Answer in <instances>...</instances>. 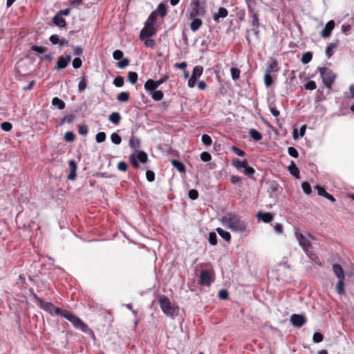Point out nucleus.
Returning <instances> with one entry per match:
<instances>
[{
  "mask_svg": "<svg viewBox=\"0 0 354 354\" xmlns=\"http://www.w3.org/2000/svg\"><path fill=\"white\" fill-rule=\"evenodd\" d=\"M221 222L232 231L242 233L246 229V223L239 216L229 213L223 216Z\"/></svg>",
  "mask_w": 354,
  "mask_h": 354,
  "instance_id": "1",
  "label": "nucleus"
},
{
  "mask_svg": "<svg viewBox=\"0 0 354 354\" xmlns=\"http://www.w3.org/2000/svg\"><path fill=\"white\" fill-rule=\"evenodd\" d=\"M62 317L66 319L68 322L73 324V326L81 330L82 332L89 335L92 337L95 338L94 333L91 328L88 327L80 318L75 315L73 313L68 310H64Z\"/></svg>",
  "mask_w": 354,
  "mask_h": 354,
  "instance_id": "2",
  "label": "nucleus"
},
{
  "mask_svg": "<svg viewBox=\"0 0 354 354\" xmlns=\"http://www.w3.org/2000/svg\"><path fill=\"white\" fill-rule=\"evenodd\" d=\"M207 13V2L205 0H191L188 18L195 17H203Z\"/></svg>",
  "mask_w": 354,
  "mask_h": 354,
  "instance_id": "3",
  "label": "nucleus"
},
{
  "mask_svg": "<svg viewBox=\"0 0 354 354\" xmlns=\"http://www.w3.org/2000/svg\"><path fill=\"white\" fill-rule=\"evenodd\" d=\"M295 237L299 243V245L302 248L304 252L306 253L307 257L313 261H316L317 259V255L310 250L312 248L311 243L308 240L302 233L297 231L295 232Z\"/></svg>",
  "mask_w": 354,
  "mask_h": 354,
  "instance_id": "4",
  "label": "nucleus"
},
{
  "mask_svg": "<svg viewBox=\"0 0 354 354\" xmlns=\"http://www.w3.org/2000/svg\"><path fill=\"white\" fill-rule=\"evenodd\" d=\"M158 301L160 307L165 315L171 317L178 315V308L173 306L167 297L161 296Z\"/></svg>",
  "mask_w": 354,
  "mask_h": 354,
  "instance_id": "5",
  "label": "nucleus"
},
{
  "mask_svg": "<svg viewBox=\"0 0 354 354\" xmlns=\"http://www.w3.org/2000/svg\"><path fill=\"white\" fill-rule=\"evenodd\" d=\"M34 297L37 305L49 314L53 315L54 313L55 315L59 316H62L63 314L64 311L60 308L55 306L53 303L45 301L37 295H35Z\"/></svg>",
  "mask_w": 354,
  "mask_h": 354,
  "instance_id": "6",
  "label": "nucleus"
},
{
  "mask_svg": "<svg viewBox=\"0 0 354 354\" xmlns=\"http://www.w3.org/2000/svg\"><path fill=\"white\" fill-rule=\"evenodd\" d=\"M319 71L322 78L323 83L328 88L330 89L334 83L335 75L332 70L326 67L319 68Z\"/></svg>",
  "mask_w": 354,
  "mask_h": 354,
  "instance_id": "7",
  "label": "nucleus"
},
{
  "mask_svg": "<svg viewBox=\"0 0 354 354\" xmlns=\"http://www.w3.org/2000/svg\"><path fill=\"white\" fill-rule=\"evenodd\" d=\"M214 279L212 273L207 270H202L199 277V283L204 286H209L213 283Z\"/></svg>",
  "mask_w": 354,
  "mask_h": 354,
  "instance_id": "8",
  "label": "nucleus"
},
{
  "mask_svg": "<svg viewBox=\"0 0 354 354\" xmlns=\"http://www.w3.org/2000/svg\"><path fill=\"white\" fill-rule=\"evenodd\" d=\"M290 321L291 324L297 328H301L307 322L305 315L303 314H292L290 316Z\"/></svg>",
  "mask_w": 354,
  "mask_h": 354,
  "instance_id": "9",
  "label": "nucleus"
},
{
  "mask_svg": "<svg viewBox=\"0 0 354 354\" xmlns=\"http://www.w3.org/2000/svg\"><path fill=\"white\" fill-rule=\"evenodd\" d=\"M156 30L154 26L145 24V26L140 33V39L149 38L153 36L156 33Z\"/></svg>",
  "mask_w": 354,
  "mask_h": 354,
  "instance_id": "10",
  "label": "nucleus"
},
{
  "mask_svg": "<svg viewBox=\"0 0 354 354\" xmlns=\"http://www.w3.org/2000/svg\"><path fill=\"white\" fill-rule=\"evenodd\" d=\"M71 57L69 55H67L66 56H64V55L59 56L58 57L56 66L55 67V69L62 70V69L65 68L68 66L69 62H71Z\"/></svg>",
  "mask_w": 354,
  "mask_h": 354,
  "instance_id": "11",
  "label": "nucleus"
},
{
  "mask_svg": "<svg viewBox=\"0 0 354 354\" xmlns=\"http://www.w3.org/2000/svg\"><path fill=\"white\" fill-rule=\"evenodd\" d=\"M245 1H246L247 4H248V8L249 12H250V14L252 16V21H251L252 26L253 27L259 28V20L258 14L254 10V8L251 6V5L250 3V0H245Z\"/></svg>",
  "mask_w": 354,
  "mask_h": 354,
  "instance_id": "12",
  "label": "nucleus"
},
{
  "mask_svg": "<svg viewBox=\"0 0 354 354\" xmlns=\"http://www.w3.org/2000/svg\"><path fill=\"white\" fill-rule=\"evenodd\" d=\"M335 27V21L333 20L329 21L325 26V27L323 28V30L321 32V36L324 38L328 37L332 30H333Z\"/></svg>",
  "mask_w": 354,
  "mask_h": 354,
  "instance_id": "13",
  "label": "nucleus"
},
{
  "mask_svg": "<svg viewBox=\"0 0 354 354\" xmlns=\"http://www.w3.org/2000/svg\"><path fill=\"white\" fill-rule=\"evenodd\" d=\"M68 165L70 167V172L68 175V179L74 180L77 177V163L74 160H70L68 161Z\"/></svg>",
  "mask_w": 354,
  "mask_h": 354,
  "instance_id": "14",
  "label": "nucleus"
},
{
  "mask_svg": "<svg viewBox=\"0 0 354 354\" xmlns=\"http://www.w3.org/2000/svg\"><path fill=\"white\" fill-rule=\"evenodd\" d=\"M257 217L258 219L266 223H270L274 218L272 214L270 212H259L257 214Z\"/></svg>",
  "mask_w": 354,
  "mask_h": 354,
  "instance_id": "15",
  "label": "nucleus"
},
{
  "mask_svg": "<svg viewBox=\"0 0 354 354\" xmlns=\"http://www.w3.org/2000/svg\"><path fill=\"white\" fill-rule=\"evenodd\" d=\"M228 15V11L225 8H220L217 12H214L212 15L213 19L218 23L220 21V18H225Z\"/></svg>",
  "mask_w": 354,
  "mask_h": 354,
  "instance_id": "16",
  "label": "nucleus"
},
{
  "mask_svg": "<svg viewBox=\"0 0 354 354\" xmlns=\"http://www.w3.org/2000/svg\"><path fill=\"white\" fill-rule=\"evenodd\" d=\"M333 272H334L335 275L337 277L338 279H345V274L344 270L341 265L339 263H334L332 266Z\"/></svg>",
  "mask_w": 354,
  "mask_h": 354,
  "instance_id": "17",
  "label": "nucleus"
},
{
  "mask_svg": "<svg viewBox=\"0 0 354 354\" xmlns=\"http://www.w3.org/2000/svg\"><path fill=\"white\" fill-rule=\"evenodd\" d=\"M189 19L192 20L190 28L193 32L197 31L203 25V21L198 17L189 18Z\"/></svg>",
  "mask_w": 354,
  "mask_h": 354,
  "instance_id": "18",
  "label": "nucleus"
},
{
  "mask_svg": "<svg viewBox=\"0 0 354 354\" xmlns=\"http://www.w3.org/2000/svg\"><path fill=\"white\" fill-rule=\"evenodd\" d=\"M158 88V87L156 84L155 81L153 80L149 79L145 83V89L149 95L157 90Z\"/></svg>",
  "mask_w": 354,
  "mask_h": 354,
  "instance_id": "19",
  "label": "nucleus"
},
{
  "mask_svg": "<svg viewBox=\"0 0 354 354\" xmlns=\"http://www.w3.org/2000/svg\"><path fill=\"white\" fill-rule=\"evenodd\" d=\"M288 171L290 174L296 178L299 179L300 178L299 169L293 161H292L290 165L288 166Z\"/></svg>",
  "mask_w": 354,
  "mask_h": 354,
  "instance_id": "20",
  "label": "nucleus"
},
{
  "mask_svg": "<svg viewBox=\"0 0 354 354\" xmlns=\"http://www.w3.org/2000/svg\"><path fill=\"white\" fill-rule=\"evenodd\" d=\"M171 165L175 167L180 173H185L186 168L183 162L174 159L171 161Z\"/></svg>",
  "mask_w": 354,
  "mask_h": 354,
  "instance_id": "21",
  "label": "nucleus"
},
{
  "mask_svg": "<svg viewBox=\"0 0 354 354\" xmlns=\"http://www.w3.org/2000/svg\"><path fill=\"white\" fill-rule=\"evenodd\" d=\"M247 164L248 162L246 160H241L237 158H234L232 160V166H234L238 170L243 169Z\"/></svg>",
  "mask_w": 354,
  "mask_h": 354,
  "instance_id": "22",
  "label": "nucleus"
},
{
  "mask_svg": "<svg viewBox=\"0 0 354 354\" xmlns=\"http://www.w3.org/2000/svg\"><path fill=\"white\" fill-rule=\"evenodd\" d=\"M53 23L61 28L66 26V20L59 15H55L53 17Z\"/></svg>",
  "mask_w": 354,
  "mask_h": 354,
  "instance_id": "23",
  "label": "nucleus"
},
{
  "mask_svg": "<svg viewBox=\"0 0 354 354\" xmlns=\"http://www.w3.org/2000/svg\"><path fill=\"white\" fill-rule=\"evenodd\" d=\"M216 231L219 234V236L223 239L226 241H230L231 240V234L229 232L221 228L218 227L216 229Z\"/></svg>",
  "mask_w": 354,
  "mask_h": 354,
  "instance_id": "24",
  "label": "nucleus"
},
{
  "mask_svg": "<svg viewBox=\"0 0 354 354\" xmlns=\"http://www.w3.org/2000/svg\"><path fill=\"white\" fill-rule=\"evenodd\" d=\"M153 12H156V16L159 15L162 18L165 17L167 15V8L163 3H160L156 10Z\"/></svg>",
  "mask_w": 354,
  "mask_h": 354,
  "instance_id": "25",
  "label": "nucleus"
},
{
  "mask_svg": "<svg viewBox=\"0 0 354 354\" xmlns=\"http://www.w3.org/2000/svg\"><path fill=\"white\" fill-rule=\"evenodd\" d=\"M344 279H338L337 283L336 285V291L340 295H344L345 293Z\"/></svg>",
  "mask_w": 354,
  "mask_h": 354,
  "instance_id": "26",
  "label": "nucleus"
},
{
  "mask_svg": "<svg viewBox=\"0 0 354 354\" xmlns=\"http://www.w3.org/2000/svg\"><path fill=\"white\" fill-rule=\"evenodd\" d=\"M129 147L137 150L140 147V140L136 137L131 136L129 139Z\"/></svg>",
  "mask_w": 354,
  "mask_h": 354,
  "instance_id": "27",
  "label": "nucleus"
},
{
  "mask_svg": "<svg viewBox=\"0 0 354 354\" xmlns=\"http://www.w3.org/2000/svg\"><path fill=\"white\" fill-rule=\"evenodd\" d=\"M337 48V44L334 43L329 44L326 48L325 53L328 58H330L333 54V50Z\"/></svg>",
  "mask_w": 354,
  "mask_h": 354,
  "instance_id": "28",
  "label": "nucleus"
},
{
  "mask_svg": "<svg viewBox=\"0 0 354 354\" xmlns=\"http://www.w3.org/2000/svg\"><path fill=\"white\" fill-rule=\"evenodd\" d=\"M52 104L55 106H57V108L60 110H62L65 108L64 102L57 97H55L53 98Z\"/></svg>",
  "mask_w": 354,
  "mask_h": 354,
  "instance_id": "29",
  "label": "nucleus"
},
{
  "mask_svg": "<svg viewBox=\"0 0 354 354\" xmlns=\"http://www.w3.org/2000/svg\"><path fill=\"white\" fill-rule=\"evenodd\" d=\"M136 156L141 163H146L148 160V156L144 151H139L138 153H136Z\"/></svg>",
  "mask_w": 354,
  "mask_h": 354,
  "instance_id": "30",
  "label": "nucleus"
},
{
  "mask_svg": "<svg viewBox=\"0 0 354 354\" xmlns=\"http://www.w3.org/2000/svg\"><path fill=\"white\" fill-rule=\"evenodd\" d=\"M151 95V97H152V99L155 101H160L161 100L163 97H164V94L162 93V91H158V90H156L155 91L152 92L151 93L149 94Z\"/></svg>",
  "mask_w": 354,
  "mask_h": 354,
  "instance_id": "31",
  "label": "nucleus"
},
{
  "mask_svg": "<svg viewBox=\"0 0 354 354\" xmlns=\"http://www.w3.org/2000/svg\"><path fill=\"white\" fill-rule=\"evenodd\" d=\"M203 72V68L201 66H196L193 68L192 74V75L194 77L199 78Z\"/></svg>",
  "mask_w": 354,
  "mask_h": 354,
  "instance_id": "32",
  "label": "nucleus"
},
{
  "mask_svg": "<svg viewBox=\"0 0 354 354\" xmlns=\"http://www.w3.org/2000/svg\"><path fill=\"white\" fill-rule=\"evenodd\" d=\"M156 17L157 16L156 12H152L145 24L151 26H154L156 21Z\"/></svg>",
  "mask_w": 354,
  "mask_h": 354,
  "instance_id": "33",
  "label": "nucleus"
},
{
  "mask_svg": "<svg viewBox=\"0 0 354 354\" xmlns=\"http://www.w3.org/2000/svg\"><path fill=\"white\" fill-rule=\"evenodd\" d=\"M313 58V54L311 52H306L302 55L301 61L303 64L309 63Z\"/></svg>",
  "mask_w": 354,
  "mask_h": 354,
  "instance_id": "34",
  "label": "nucleus"
},
{
  "mask_svg": "<svg viewBox=\"0 0 354 354\" xmlns=\"http://www.w3.org/2000/svg\"><path fill=\"white\" fill-rule=\"evenodd\" d=\"M277 62L276 60L272 62V63L268 66L266 70V73H271L277 71Z\"/></svg>",
  "mask_w": 354,
  "mask_h": 354,
  "instance_id": "35",
  "label": "nucleus"
},
{
  "mask_svg": "<svg viewBox=\"0 0 354 354\" xmlns=\"http://www.w3.org/2000/svg\"><path fill=\"white\" fill-rule=\"evenodd\" d=\"M129 99V94L127 92H121L117 96V100L120 102H127Z\"/></svg>",
  "mask_w": 354,
  "mask_h": 354,
  "instance_id": "36",
  "label": "nucleus"
},
{
  "mask_svg": "<svg viewBox=\"0 0 354 354\" xmlns=\"http://www.w3.org/2000/svg\"><path fill=\"white\" fill-rule=\"evenodd\" d=\"M208 241L212 245H216L217 244V236L214 232L209 233Z\"/></svg>",
  "mask_w": 354,
  "mask_h": 354,
  "instance_id": "37",
  "label": "nucleus"
},
{
  "mask_svg": "<svg viewBox=\"0 0 354 354\" xmlns=\"http://www.w3.org/2000/svg\"><path fill=\"white\" fill-rule=\"evenodd\" d=\"M301 188H302L303 192L306 194L308 195V194H311V192H312L311 185H310V183L308 182H303L301 183Z\"/></svg>",
  "mask_w": 354,
  "mask_h": 354,
  "instance_id": "38",
  "label": "nucleus"
},
{
  "mask_svg": "<svg viewBox=\"0 0 354 354\" xmlns=\"http://www.w3.org/2000/svg\"><path fill=\"white\" fill-rule=\"evenodd\" d=\"M128 80L132 84H136L138 81V74L133 71L129 72Z\"/></svg>",
  "mask_w": 354,
  "mask_h": 354,
  "instance_id": "39",
  "label": "nucleus"
},
{
  "mask_svg": "<svg viewBox=\"0 0 354 354\" xmlns=\"http://www.w3.org/2000/svg\"><path fill=\"white\" fill-rule=\"evenodd\" d=\"M230 73L232 75V78L234 80H238L240 77L241 71L238 68L232 67L230 69Z\"/></svg>",
  "mask_w": 354,
  "mask_h": 354,
  "instance_id": "40",
  "label": "nucleus"
},
{
  "mask_svg": "<svg viewBox=\"0 0 354 354\" xmlns=\"http://www.w3.org/2000/svg\"><path fill=\"white\" fill-rule=\"evenodd\" d=\"M129 160L134 168L137 169L139 167L140 165L138 163V160L137 159L135 153H133L129 156Z\"/></svg>",
  "mask_w": 354,
  "mask_h": 354,
  "instance_id": "41",
  "label": "nucleus"
},
{
  "mask_svg": "<svg viewBox=\"0 0 354 354\" xmlns=\"http://www.w3.org/2000/svg\"><path fill=\"white\" fill-rule=\"evenodd\" d=\"M200 158H201V160L203 161V162H209L211 160H212V156L211 154L207 152V151H203L201 154H200Z\"/></svg>",
  "mask_w": 354,
  "mask_h": 354,
  "instance_id": "42",
  "label": "nucleus"
},
{
  "mask_svg": "<svg viewBox=\"0 0 354 354\" xmlns=\"http://www.w3.org/2000/svg\"><path fill=\"white\" fill-rule=\"evenodd\" d=\"M202 142L205 146H210L212 143V140L208 134H203Z\"/></svg>",
  "mask_w": 354,
  "mask_h": 354,
  "instance_id": "43",
  "label": "nucleus"
},
{
  "mask_svg": "<svg viewBox=\"0 0 354 354\" xmlns=\"http://www.w3.org/2000/svg\"><path fill=\"white\" fill-rule=\"evenodd\" d=\"M75 119V115L74 114L66 115L62 119L61 124H64V123L70 124V123H72L74 121Z\"/></svg>",
  "mask_w": 354,
  "mask_h": 354,
  "instance_id": "44",
  "label": "nucleus"
},
{
  "mask_svg": "<svg viewBox=\"0 0 354 354\" xmlns=\"http://www.w3.org/2000/svg\"><path fill=\"white\" fill-rule=\"evenodd\" d=\"M243 173L245 175L250 176L255 173V169L247 164L243 168Z\"/></svg>",
  "mask_w": 354,
  "mask_h": 354,
  "instance_id": "45",
  "label": "nucleus"
},
{
  "mask_svg": "<svg viewBox=\"0 0 354 354\" xmlns=\"http://www.w3.org/2000/svg\"><path fill=\"white\" fill-rule=\"evenodd\" d=\"M315 189H317V194L319 196H323L324 197L326 196V194L328 193L326 191V189L324 188V187L323 186H321L319 185H316L315 186Z\"/></svg>",
  "mask_w": 354,
  "mask_h": 354,
  "instance_id": "46",
  "label": "nucleus"
},
{
  "mask_svg": "<svg viewBox=\"0 0 354 354\" xmlns=\"http://www.w3.org/2000/svg\"><path fill=\"white\" fill-rule=\"evenodd\" d=\"M324 336L319 332H315L313 336V340L315 343H320L323 341Z\"/></svg>",
  "mask_w": 354,
  "mask_h": 354,
  "instance_id": "47",
  "label": "nucleus"
},
{
  "mask_svg": "<svg viewBox=\"0 0 354 354\" xmlns=\"http://www.w3.org/2000/svg\"><path fill=\"white\" fill-rule=\"evenodd\" d=\"M304 88L306 90H315L317 88V85L315 81L310 80L304 85Z\"/></svg>",
  "mask_w": 354,
  "mask_h": 354,
  "instance_id": "48",
  "label": "nucleus"
},
{
  "mask_svg": "<svg viewBox=\"0 0 354 354\" xmlns=\"http://www.w3.org/2000/svg\"><path fill=\"white\" fill-rule=\"evenodd\" d=\"M188 197L191 200H196L198 198V192L195 189H189L188 192Z\"/></svg>",
  "mask_w": 354,
  "mask_h": 354,
  "instance_id": "49",
  "label": "nucleus"
},
{
  "mask_svg": "<svg viewBox=\"0 0 354 354\" xmlns=\"http://www.w3.org/2000/svg\"><path fill=\"white\" fill-rule=\"evenodd\" d=\"M129 64V60L127 58L121 59L117 63V66L120 68H124Z\"/></svg>",
  "mask_w": 354,
  "mask_h": 354,
  "instance_id": "50",
  "label": "nucleus"
},
{
  "mask_svg": "<svg viewBox=\"0 0 354 354\" xmlns=\"http://www.w3.org/2000/svg\"><path fill=\"white\" fill-rule=\"evenodd\" d=\"M109 120L114 124L119 122L120 120V115L118 113H113L110 115Z\"/></svg>",
  "mask_w": 354,
  "mask_h": 354,
  "instance_id": "51",
  "label": "nucleus"
},
{
  "mask_svg": "<svg viewBox=\"0 0 354 354\" xmlns=\"http://www.w3.org/2000/svg\"><path fill=\"white\" fill-rule=\"evenodd\" d=\"M288 153L291 157H293L295 158H298V156H299V153H298L297 150L293 147H289L288 148Z\"/></svg>",
  "mask_w": 354,
  "mask_h": 354,
  "instance_id": "52",
  "label": "nucleus"
},
{
  "mask_svg": "<svg viewBox=\"0 0 354 354\" xmlns=\"http://www.w3.org/2000/svg\"><path fill=\"white\" fill-rule=\"evenodd\" d=\"M113 84L116 87H121L124 85V78L121 76L116 77L113 80Z\"/></svg>",
  "mask_w": 354,
  "mask_h": 354,
  "instance_id": "53",
  "label": "nucleus"
},
{
  "mask_svg": "<svg viewBox=\"0 0 354 354\" xmlns=\"http://www.w3.org/2000/svg\"><path fill=\"white\" fill-rule=\"evenodd\" d=\"M86 87V80L85 77H82L78 85L79 93H82Z\"/></svg>",
  "mask_w": 354,
  "mask_h": 354,
  "instance_id": "54",
  "label": "nucleus"
},
{
  "mask_svg": "<svg viewBox=\"0 0 354 354\" xmlns=\"http://www.w3.org/2000/svg\"><path fill=\"white\" fill-rule=\"evenodd\" d=\"M242 180H243V178L241 176H239L232 175V176H230V182L233 185H236V184H239V183H241Z\"/></svg>",
  "mask_w": 354,
  "mask_h": 354,
  "instance_id": "55",
  "label": "nucleus"
},
{
  "mask_svg": "<svg viewBox=\"0 0 354 354\" xmlns=\"http://www.w3.org/2000/svg\"><path fill=\"white\" fill-rule=\"evenodd\" d=\"M1 128L4 131H10L12 128V125L10 122H4L1 124Z\"/></svg>",
  "mask_w": 354,
  "mask_h": 354,
  "instance_id": "56",
  "label": "nucleus"
},
{
  "mask_svg": "<svg viewBox=\"0 0 354 354\" xmlns=\"http://www.w3.org/2000/svg\"><path fill=\"white\" fill-rule=\"evenodd\" d=\"M111 142L115 145H120L122 141L120 134H111Z\"/></svg>",
  "mask_w": 354,
  "mask_h": 354,
  "instance_id": "57",
  "label": "nucleus"
},
{
  "mask_svg": "<svg viewBox=\"0 0 354 354\" xmlns=\"http://www.w3.org/2000/svg\"><path fill=\"white\" fill-rule=\"evenodd\" d=\"M264 83L267 87L271 86L272 83V77L270 73H266L264 75Z\"/></svg>",
  "mask_w": 354,
  "mask_h": 354,
  "instance_id": "58",
  "label": "nucleus"
},
{
  "mask_svg": "<svg viewBox=\"0 0 354 354\" xmlns=\"http://www.w3.org/2000/svg\"><path fill=\"white\" fill-rule=\"evenodd\" d=\"M146 178L147 181L151 183L155 180V173L151 170H147Z\"/></svg>",
  "mask_w": 354,
  "mask_h": 354,
  "instance_id": "59",
  "label": "nucleus"
},
{
  "mask_svg": "<svg viewBox=\"0 0 354 354\" xmlns=\"http://www.w3.org/2000/svg\"><path fill=\"white\" fill-rule=\"evenodd\" d=\"M229 293L227 290L221 289L218 291V297L222 300H225L228 298Z\"/></svg>",
  "mask_w": 354,
  "mask_h": 354,
  "instance_id": "60",
  "label": "nucleus"
},
{
  "mask_svg": "<svg viewBox=\"0 0 354 354\" xmlns=\"http://www.w3.org/2000/svg\"><path fill=\"white\" fill-rule=\"evenodd\" d=\"M231 149L234 153H235L239 156H244L245 154V153L243 150L238 148L237 147H236L234 145L231 147Z\"/></svg>",
  "mask_w": 354,
  "mask_h": 354,
  "instance_id": "61",
  "label": "nucleus"
},
{
  "mask_svg": "<svg viewBox=\"0 0 354 354\" xmlns=\"http://www.w3.org/2000/svg\"><path fill=\"white\" fill-rule=\"evenodd\" d=\"M31 50L38 53H44L47 50V48L43 46H32Z\"/></svg>",
  "mask_w": 354,
  "mask_h": 354,
  "instance_id": "62",
  "label": "nucleus"
},
{
  "mask_svg": "<svg viewBox=\"0 0 354 354\" xmlns=\"http://www.w3.org/2000/svg\"><path fill=\"white\" fill-rule=\"evenodd\" d=\"M113 57L116 60H120L123 57V53L120 50H115L113 53Z\"/></svg>",
  "mask_w": 354,
  "mask_h": 354,
  "instance_id": "63",
  "label": "nucleus"
},
{
  "mask_svg": "<svg viewBox=\"0 0 354 354\" xmlns=\"http://www.w3.org/2000/svg\"><path fill=\"white\" fill-rule=\"evenodd\" d=\"M82 64V62L80 58L79 57H76L73 59V66L75 68H79L81 67Z\"/></svg>",
  "mask_w": 354,
  "mask_h": 354,
  "instance_id": "64",
  "label": "nucleus"
}]
</instances>
